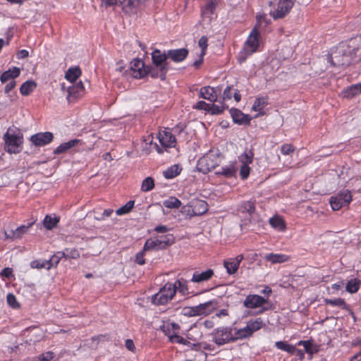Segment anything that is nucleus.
<instances>
[{
  "label": "nucleus",
  "mask_w": 361,
  "mask_h": 361,
  "mask_svg": "<svg viewBox=\"0 0 361 361\" xmlns=\"http://www.w3.org/2000/svg\"><path fill=\"white\" fill-rule=\"evenodd\" d=\"M65 257V252H57L55 253L49 260H47L50 267L56 266L61 258Z\"/></svg>",
  "instance_id": "obj_50"
},
{
  "label": "nucleus",
  "mask_w": 361,
  "mask_h": 361,
  "mask_svg": "<svg viewBox=\"0 0 361 361\" xmlns=\"http://www.w3.org/2000/svg\"><path fill=\"white\" fill-rule=\"evenodd\" d=\"M175 295V289L172 283H166L159 291L152 296V301L154 305H164L171 301Z\"/></svg>",
  "instance_id": "obj_5"
},
{
  "label": "nucleus",
  "mask_w": 361,
  "mask_h": 361,
  "mask_svg": "<svg viewBox=\"0 0 361 361\" xmlns=\"http://www.w3.org/2000/svg\"><path fill=\"white\" fill-rule=\"evenodd\" d=\"M134 201H128L125 205L122 206L116 211L117 215H123L129 213L134 207Z\"/></svg>",
  "instance_id": "obj_46"
},
{
  "label": "nucleus",
  "mask_w": 361,
  "mask_h": 361,
  "mask_svg": "<svg viewBox=\"0 0 361 361\" xmlns=\"http://www.w3.org/2000/svg\"><path fill=\"white\" fill-rule=\"evenodd\" d=\"M33 223L28 224L27 226H20L18 227L15 231L11 229L10 231H4L5 239H11L12 240L18 238H20L25 233L28 231V228L32 225Z\"/></svg>",
  "instance_id": "obj_18"
},
{
  "label": "nucleus",
  "mask_w": 361,
  "mask_h": 361,
  "mask_svg": "<svg viewBox=\"0 0 361 361\" xmlns=\"http://www.w3.org/2000/svg\"><path fill=\"white\" fill-rule=\"evenodd\" d=\"M85 92V87L82 82H79L75 85L68 87V96L67 99L70 97H81Z\"/></svg>",
  "instance_id": "obj_25"
},
{
  "label": "nucleus",
  "mask_w": 361,
  "mask_h": 361,
  "mask_svg": "<svg viewBox=\"0 0 361 361\" xmlns=\"http://www.w3.org/2000/svg\"><path fill=\"white\" fill-rule=\"evenodd\" d=\"M147 250H144V249L137 252L135 256V262L140 265H143L145 263V259L144 258L145 252Z\"/></svg>",
  "instance_id": "obj_61"
},
{
  "label": "nucleus",
  "mask_w": 361,
  "mask_h": 361,
  "mask_svg": "<svg viewBox=\"0 0 361 361\" xmlns=\"http://www.w3.org/2000/svg\"><path fill=\"white\" fill-rule=\"evenodd\" d=\"M267 302V300L258 295H249L243 302L245 307L254 309L262 307Z\"/></svg>",
  "instance_id": "obj_15"
},
{
  "label": "nucleus",
  "mask_w": 361,
  "mask_h": 361,
  "mask_svg": "<svg viewBox=\"0 0 361 361\" xmlns=\"http://www.w3.org/2000/svg\"><path fill=\"white\" fill-rule=\"evenodd\" d=\"M216 1H211L208 2L202 9V15L206 16L212 14L216 8Z\"/></svg>",
  "instance_id": "obj_44"
},
{
  "label": "nucleus",
  "mask_w": 361,
  "mask_h": 361,
  "mask_svg": "<svg viewBox=\"0 0 361 361\" xmlns=\"http://www.w3.org/2000/svg\"><path fill=\"white\" fill-rule=\"evenodd\" d=\"M361 94V82L353 85L342 92V95L345 98H352Z\"/></svg>",
  "instance_id": "obj_28"
},
{
  "label": "nucleus",
  "mask_w": 361,
  "mask_h": 361,
  "mask_svg": "<svg viewBox=\"0 0 361 361\" xmlns=\"http://www.w3.org/2000/svg\"><path fill=\"white\" fill-rule=\"evenodd\" d=\"M350 47V40L346 43H341L329 54L328 61L334 66H341L350 64L352 60L357 59Z\"/></svg>",
  "instance_id": "obj_1"
},
{
  "label": "nucleus",
  "mask_w": 361,
  "mask_h": 361,
  "mask_svg": "<svg viewBox=\"0 0 361 361\" xmlns=\"http://www.w3.org/2000/svg\"><path fill=\"white\" fill-rule=\"evenodd\" d=\"M31 267L35 269H42L45 268L49 269L50 265L47 260H35L31 263Z\"/></svg>",
  "instance_id": "obj_52"
},
{
  "label": "nucleus",
  "mask_w": 361,
  "mask_h": 361,
  "mask_svg": "<svg viewBox=\"0 0 361 361\" xmlns=\"http://www.w3.org/2000/svg\"><path fill=\"white\" fill-rule=\"evenodd\" d=\"M181 169L178 165H173L164 171V176L167 179L173 178L180 173Z\"/></svg>",
  "instance_id": "obj_39"
},
{
  "label": "nucleus",
  "mask_w": 361,
  "mask_h": 361,
  "mask_svg": "<svg viewBox=\"0 0 361 361\" xmlns=\"http://www.w3.org/2000/svg\"><path fill=\"white\" fill-rule=\"evenodd\" d=\"M172 285L173 288L175 289V293H176L177 290H178L183 294H185L188 290L187 286L185 283H182L181 281L180 280L176 281L174 283H172Z\"/></svg>",
  "instance_id": "obj_53"
},
{
  "label": "nucleus",
  "mask_w": 361,
  "mask_h": 361,
  "mask_svg": "<svg viewBox=\"0 0 361 361\" xmlns=\"http://www.w3.org/2000/svg\"><path fill=\"white\" fill-rule=\"evenodd\" d=\"M196 317H207L217 309L216 300H209L195 306Z\"/></svg>",
  "instance_id": "obj_12"
},
{
  "label": "nucleus",
  "mask_w": 361,
  "mask_h": 361,
  "mask_svg": "<svg viewBox=\"0 0 361 361\" xmlns=\"http://www.w3.org/2000/svg\"><path fill=\"white\" fill-rule=\"evenodd\" d=\"M295 0H279L276 8L270 11V15L274 18L285 17L291 10Z\"/></svg>",
  "instance_id": "obj_9"
},
{
  "label": "nucleus",
  "mask_w": 361,
  "mask_h": 361,
  "mask_svg": "<svg viewBox=\"0 0 361 361\" xmlns=\"http://www.w3.org/2000/svg\"><path fill=\"white\" fill-rule=\"evenodd\" d=\"M53 138L54 135L50 132L38 133L30 137V141L34 145L42 147L50 143Z\"/></svg>",
  "instance_id": "obj_13"
},
{
  "label": "nucleus",
  "mask_w": 361,
  "mask_h": 361,
  "mask_svg": "<svg viewBox=\"0 0 361 361\" xmlns=\"http://www.w3.org/2000/svg\"><path fill=\"white\" fill-rule=\"evenodd\" d=\"M113 212L114 211L112 209H106L104 211V212L100 216L96 217V219L98 221L104 220L106 218L110 216Z\"/></svg>",
  "instance_id": "obj_63"
},
{
  "label": "nucleus",
  "mask_w": 361,
  "mask_h": 361,
  "mask_svg": "<svg viewBox=\"0 0 361 361\" xmlns=\"http://www.w3.org/2000/svg\"><path fill=\"white\" fill-rule=\"evenodd\" d=\"M351 50L355 55L357 60L361 59V36L350 39Z\"/></svg>",
  "instance_id": "obj_30"
},
{
  "label": "nucleus",
  "mask_w": 361,
  "mask_h": 361,
  "mask_svg": "<svg viewBox=\"0 0 361 361\" xmlns=\"http://www.w3.org/2000/svg\"><path fill=\"white\" fill-rule=\"evenodd\" d=\"M37 87V83L33 80H27L23 82L20 87V92L24 96L29 95Z\"/></svg>",
  "instance_id": "obj_33"
},
{
  "label": "nucleus",
  "mask_w": 361,
  "mask_h": 361,
  "mask_svg": "<svg viewBox=\"0 0 361 361\" xmlns=\"http://www.w3.org/2000/svg\"><path fill=\"white\" fill-rule=\"evenodd\" d=\"M163 204L166 208L178 209L180 207L181 202L175 197H170L163 202Z\"/></svg>",
  "instance_id": "obj_40"
},
{
  "label": "nucleus",
  "mask_w": 361,
  "mask_h": 361,
  "mask_svg": "<svg viewBox=\"0 0 361 361\" xmlns=\"http://www.w3.org/2000/svg\"><path fill=\"white\" fill-rule=\"evenodd\" d=\"M130 74L135 78H141L147 74L144 62L139 59H133L130 63Z\"/></svg>",
  "instance_id": "obj_14"
},
{
  "label": "nucleus",
  "mask_w": 361,
  "mask_h": 361,
  "mask_svg": "<svg viewBox=\"0 0 361 361\" xmlns=\"http://www.w3.org/2000/svg\"><path fill=\"white\" fill-rule=\"evenodd\" d=\"M158 139L164 147H174L176 146V137L171 132L166 130L159 133Z\"/></svg>",
  "instance_id": "obj_16"
},
{
  "label": "nucleus",
  "mask_w": 361,
  "mask_h": 361,
  "mask_svg": "<svg viewBox=\"0 0 361 361\" xmlns=\"http://www.w3.org/2000/svg\"><path fill=\"white\" fill-rule=\"evenodd\" d=\"M188 54V50L185 48L171 49L167 51V56L175 62L183 61Z\"/></svg>",
  "instance_id": "obj_21"
},
{
  "label": "nucleus",
  "mask_w": 361,
  "mask_h": 361,
  "mask_svg": "<svg viewBox=\"0 0 361 361\" xmlns=\"http://www.w3.org/2000/svg\"><path fill=\"white\" fill-rule=\"evenodd\" d=\"M58 221L59 220L56 217L47 215L44 219L43 224L47 229L50 230L56 226Z\"/></svg>",
  "instance_id": "obj_49"
},
{
  "label": "nucleus",
  "mask_w": 361,
  "mask_h": 361,
  "mask_svg": "<svg viewBox=\"0 0 361 361\" xmlns=\"http://www.w3.org/2000/svg\"><path fill=\"white\" fill-rule=\"evenodd\" d=\"M54 357V353L52 352H47L40 355L39 359L41 361H49Z\"/></svg>",
  "instance_id": "obj_64"
},
{
  "label": "nucleus",
  "mask_w": 361,
  "mask_h": 361,
  "mask_svg": "<svg viewBox=\"0 0 361 361\" xmlns=\"http://www.w3.org/2000/svg\"><path fill=\"white\" fill-rule=\"evenodd\" d=\"M195 306L185 307L183 309V314L187 317H196Z\"/></svg>",
  "instance_id": "obj_62"
},
{
  "label": "nucleus",
  "mask_w": 361,
  "mask_h": 361,
  "mask_svg": "<svg viewBox=\"0 0 361 361\" xmlns=\"http://www.w3.org/2000/svg\"><path fill=\"white\" fill-rule=\"evenodd\" d=\"M187 336L189 339L196 341L201 338L202 332L198 325L195 324L188 330Z\"/></svg>",
  "instance_id": "obj_32"
},
{
  "label": "nucleus",
  "mask_w": 361,
  "mask_h": 361,
  "mask_svg": "<svg viewBox=\"0 0 361 361\" xmlns=\"http://www.w3.org/2000/svg\"><path fill=\"white\" fill-rule=\"evenodd\" d=\"M324 302L327 305H330L331 306H337L343 310H347V304L344 299L343 298H336V299H325Z\"/></svg>",
  "instance_id": "obj_41"
},
{
  "label": "nucleus",
  "mask_w": 361,
  "mask_h": 361,
  "mask_svg": "<svg viewBox=\"0 0 361 361\" xmlns=\"http://www.w3.org/2000/svg\"><path fill=\"white\" fill-rule=\"evenodd\" d=\"M267 104V102L266 97L257 98L255 99L252 109L255 111L259 112L256 117L264 115V113L262 111Z\"/></svg>",
  "instance_id": "obj_34"
},
{
  "label": "nucleus",
  "mask_w": 361,
  "mask_h": 361,
  "mask_svg": "<svg viewBox=\"0 0 361 361\" xmlns=\"http://www.w3.org/2000/svg\"><path fill=\"white\" fill-rule=\"evenodd\" d=\"M275 346L281 350L288 352L289 353H293L295 351V347L292 345L286 343L283 341H277L275 343Z\"/></svg>",
  "instance_id": "obj_48"
},
{
  "label": "nucleus",
  "mask_w": 361,
  "mask_h": 361,
  "mask_svg": "<svg viewBox=\"0 0 361 361\" xmlns=\"http://www.w3.org/2000/svg\"><path fill=\"white\" fill-rule=\"evenodd\" d=\"M174 243L173 234H166L149 238L144 245V250H158L166 249Z\"/></svg>",
  "instance_id": "obj_3"
},
{
  "label": "nucleus",
  "mask_w": 361,
  "mask_h": 361,
  "mask_svg": "<svg viewBox=\"0 0 361 361\" xmlns=\"http://www.w3.org/2000/svg\"><path fill=\"white\" fill-rule=\"evenodd\" d=\"M7 302L13 308H18L19 307V303L18 302L16 298L13 294H8L7 295Z\"/></svg>",
  "instance_id": "obj_58"
},
{
  "label": "nucleus",
  "mask_w": 361,
  "mask_h": 361,
  "mask_svg": "<svg viewBox=\"0 0 361 361\" xmlns=\"http://www.w3.org/2000/svg\"><path fill=\"white\" fill-rule=\"evenodd\" d=\"M264 259L272 264H277L289 261L290 257L283 254L269 253L265 255Z\"/></svg>",
  "instance_id": "obj_27"
},
{
  "label": "nucleus",
  "mask_w": 361,
  "mask_h": 361,
  "mask_svg": "<svg viewBox=\"0 0 361 361\" xmlns=\"http://www.w3.org/2000/svg\"><path fill=\"white\" fill-rule=\"evenodd\" d=\"M250 169L248 165L244 164L241 165L240 166V176L242 179H246L249 175H250Z\"/></svg>",
  "instance_id": "obj_60"
},
{
  "label": "nucleus",
  "mask_w": 361,
  "mask_h": 361,
  "mask_svg": "<svg viewBox=\"0 0 361 361\" xmlns=\"http://www.w3.org/2000/svg\"><path fill=\"white\" fill-rule=\"evenodd\" d=\"M295 0H279L276 8L270 11V15L274 18L285 17L291 10Z\"/></svg>",
  "instance_id": "obj_8"
},
{
  "label": "nucleus",
  "mask_w": 361,
  "mask_h": 361,
  "mask_svg": "<svg viewBox=\"0 0 361 361\" xmlns=\"http://www.w3.org/2000/svg\"><path fill=\"white\" fill-rule=\"evenodd\" d=\"M154 187V179L152 177L145 178L142 183L141 190L147 192L152 190Z\"/></svg>",
  "instance_id": "obj_47"
},
{
  "label": "nucleus",
  "mask_w": 361,
  "mask_h": 361,
  "mask_svg": "<svg viewBox=\"0 0 361 361\" xmlns=\"http://www.w3.org/2000/svg\"><path fill=\"white\" fill-rule=\"evenodd\" d=\"M199 97L211 102H214L217 99V94L214 88L210 86L202 87L200 90Z\"/></svg>",
  "instance_id": "obj_22"
},
{
  "label": "nucleus",
  "mask_w": 361,
  "mask_h": 361,
  "mask_svg": "<svg viewBox=\"0 0 361 361\" xmlns=\"http://www.w3.org/2000/svg\"><path fill=\"white\" fill-rule=\"evenodd\" d=\"M81 75V71L78 67L70 68L66 72L65 78L71 82H75Z\"/></svg>",
  "instance_id": "obj_36"
},
{
  "label": "nucleus",
  "mask_w": 361,
  "mask_h": 361,
  "mask_svg": "<svg viewBox=\"0 0 361 361\" xmlns=\"http://www.w3.org/2000/svg\"><path fill=\"white\" fill-rule=\"evenodd\" d=\"M80 257V253L76 249H67L65 252L66 259H78Z\"/></svg>",
  "instance_id": "obj_54"
},
{
  "label": "nucleus",
  "mask_w": 361,
  "mask_h": 361,
  "mask_svg": "<svg viewBox=\"0 0 361 361\" xmlns=\"http://www.w3.org/2000/svg\"><path fill=\"white\" fill-rule=\"evenodd\" d=\"M295 151V147L291 144H283L281 147V152L283 155H288Z\"/></svg>",
  "instance_id": "obj_56"
},
{
  "label": "nucleus",
  "mask_w": 361,
  "mask_h": 361,
  "mask_svg": "<svg viewBox=\"0 0 361 361\" xmlns=\"http://www.w3.org/2000/svg\"><path fill=\"white\" fill-rule=\"evenodd\" d=\"M9 130L4 134V140H5V148L6 151L11 154L18 153L22 149L23 144V135L18 134H10Z\"/></svg>",
  "instance_id": "obj_6"
},
{
  "label": "nucleus",
  "mask_w": 361,
  "mask_h": 361,
  "mask_svg": "<svg viewBox=\"0 0 361 361\" xmlns=\"http://www.w3.org/2000/svg\"><path fill=\"white\" fill-rule=\"evenodd\" d=\"M208 210V204L204 200H197L194 204V213L195 215H200Z\"/></svg>",
  "instance_id": "obj_37"
},
{
  "label": "nucleus",
  "mask_w": 361,
  "mask_h": 361,
  "mask_svg": "<svg viewBox=\"0 0 361 361\" xmlns=\"http://www.w3.org/2000/svg\"><path fill=\"white\" fill-rule=\"evenodd\" d=\"M255 204L252 202L247 201L243 202L239 205L238 212L245 214V216H251L252 214L255 212Z\"/></svg>",
  "instance_id": "obj_31"
},
{
  "label": "nucleus",
  "mask_w": 361,
  "mask_h": 361,
  "mask_svg": "<svg viewBox=\"0 0 361 361\" xmlns=\"http://www.w3.org/2000/svg\"><path fill=\"white\" fill-rule=\"evenodd\" d=\"M247 324L252 334L253 332L259 330L262 327L264 323L260 318H258L255 320L249 321Z\"/></svg>",
  "instance_id": "obj_43"
},
{
  "label": "nucleus",
  "mask_w": 361,
  "mask_h": 361,
  "mask_svg": "<svg viewBox=\"0 0 361 361\" xmlns=\"http://www.w3.org/2000/svg\"><path fill=\"white\" fill-rule=\"evenodd\" d=\"M238 159L242 163V165H249V164L252 162V153L245 152L238 157Z\"/></svg>",
  "instance_id": "obj_51"
},
{
  "label": "nucleus",
  "mask_w": 361,
  "mask_h": 361,
  "mask_svg": "<svg viewBox=\"0 0 361 361\" xmlns=\"http://www.w3.org/2000/svg\"><path fill=\"white\" fill-rule=\"evenodd\" d=\"M169 338L171 342L172 343H181L184 345H187L189 342H188L185 339H184L180 336H178L177 334H173L169 336Z\"/></svg>",
  "instance_id": "obj_57"
},
{
  "label": "nucleus",
  "mask_w": 361,
  "mask_h": 361,
  "mask_svg": "<svg viewBox=\"0 0 361 361\" xmlns=\"http://www.w3.org/2000/svg\"><path fill=\"white\" fill-rule=\"evenodd\" d=\"M214 275V271L211 269H209L204 271L201 273L198 271H195L191 279L192 281L195 283H201L203 281H207L209 280Z\"/></svg>",
  "instance_id": "obj_26"
},
{
  "label": "nucleus",
  "mask_w": 361,
  "mask_h": 361,
  "mask_svg": "<svg viewBox=\"0 0 361 361\" xmlns=\"http://www.w3.org/2000/svg\"><path fill=\"white\" fill-rule=\"evenodd\" d=\"M230 113L234 123L240 125L250 124L251 118L249 115L244 114L241 111L237 109H231Z\"/></svg>",
  "instance_id": "obj_20"
},
{
  "label": "nucleus",
  "mask_w": 361,
  "mask_h": 361,
  "mask_svg": "<svg viewBox=\"0 0 361 361\" xmlns=\"http://www.w3.org/2000/svg\"><path fill=\"white\" fill-rule=\"evenodd\" d=\"M269 224L274 228L279 231H284L286 229L284 220L279 216L271 217L269 219Z\"/></svg>",
  "instance_id": "obj_35"
},
{
  "label": "nucleus",
  "mask_w": 361,
  "mask_h": 361,
  "mask_svg": "<svg viewBox=\"0 0 361 361\" xmlns=\"http://www.w3.org/2000/svg\"><path fill=\"white\" fill-rule=\"evenodd\" d=\"M20 69L17 67H13L12 68L8 69V71H4L1 77L0 80L2 83H5L8 81H11V80H14L15 78H18L20 75Z\"/></svg>",
  "instance_id": "obj_24"
},
{
  "label": "nucleus",
  "mask_w": 361,
  "mask_h": 361,
  "mask_svg": "<svg viewBox=\"0 0 361 361\" xmlns=\"http://www.w3.org/2000/svg\"><path fill=\"white\" fill-rule=\"evenodd\" d=\"M207 41H208L207 37L205 36H202L199 39L198 44L200 46V47L202 49V51H201L202 57H203L204 56V54H206V50H207V48L208 46Z\"/></svg>",
  "instance_id": "obj_55"
},
{
  "label": "nucleus",
  "mask_w": 361,
  "mask_h": 361,
  "mask_svg": "<svg viewBox=\"0 0 361 361\" xmlns=\"http://www.w3.org/2000/svg\"><path fill=\"white\" fill-rule=\"evenodd\" d=\"M212 335L214 342L219 345L235 341V338L231 334V330L227 327L216 329Z\"/></svg>",
  "instance_id": "obj_10"
},
{
  "label": "nucleus",
  "mask_w": 361,
  "mask_h": 361,
  "mask_svg": "<svg viewBox=\"0 0 361 361\" xmlns=\"http://www.w3.org/2000/svg\"><path fill=\"white\" fill-rule=\"evenodd\" d=\"M236 172V169H235L233 164H230L225 167H222L221 170L216 172L218 175H223L226 177H231Z\"/></svg>",
  "instance_id": "obj_42"
},
{
  "label": "nucleus",
  "mask_w": 361,
  "mask_h": 361,
  "mask_svg": "<svg viewBox=\"0 0 361 361\" xmlns=\"http://www.w3.org/2000/svg\"><path fill=\"white\" fill-rule=\"evenodd\" d=\"M252 335L251 331L250 330L248 326L247 325L245 327L238 329L235 332V341L237 339H243L247 337H249Z\"/></svg>",
  "instance_id": "obj_45"
},
{
  "label": "nucleus",
  "mask_w": 361,
  "mask_h": 361,
  "mask_svg": "<svg viewBox=\"0 0 361 361\" xmlns=\"http://www.w3.org/2000/svg\"><path fill=\"white\" fill-rule=\"evenodd\" d=\"M168 69L169 68H161L154 66V67L147 73L152 78H160L161 80H164L166 79Z\"/></svg>",
  "instance_id": "obj_29"
},
{
  "label": "nucleus",
  "mask_w": 361,
  "mask_h": 361,
  "mask_svg": "<svg viewBox=\"0 0 361 361\" xmlns=\"http://www.w3.org/2000/svg\"><path fill=\"white\" fill-rule=\"evenodd\" d=\"M167 54L162 53L159 49H154L152 53V59L154 66L161 68H169L166 63Z\"/></svg>",
  "instance_id": "obj_17"
},
{
  "label": "nucleus",
  "mask_w": 361,
  "mask_h": 361,
  "mask_svg": "<svg viewBox=\"0 0 361 361\" xmlns=\"http://www.w3.org/2000/svg\"><path fill=\"white\" fill-rule=\"evenodd\" d=\"M352 200L350 192L343 190L336 195L330 198V204L333 210H339L341 207L348 205Z\"/></svg>",
  "instance_id": "obj_7"
},
{
  "label": "nucleus",
  "mask_w": 361,
  "mask_h": 361,
  "mask_svg": "<svg viewBox=\"0 0 361 361\" xmlns=\"http://www.w3.org/2000/svg\"><path fill=\"white\" fill-rule=\"evenodd\" d=\"M360 286V281L357 279H352L349 280L346 284V291L350 293L357 292Z\"/></svg>",
  "instance_id": "obj_38"
},
{
  "label": "nucleus",
  "mask_w": 361,
  "mask_h": 361,
  "mask_svg": "<svg viewBox=\"0 0 361 361\" xmlns=\"http://www.w3.org/2000/svg\"><path fill=\"white\" fill-rule=\"evenodd\" d=\"M224 110V107L223 106H218L216 104H209V108L208 111H210L212 114H220Z\"/></svg>",
  "instance_id": "obj_59"
},
{
  "label": "nucleus",
  "mask_w": 361,
  "mask_h": 361,
  "mask_svg": "<svg viewBox=\"0 0 361 361\" xmlns=\"http://www.w3.org/2000/svg\"><path fill=\"white\" fill-rule=\"evenodd\" d=\"M259 33L256 28H254L246 40L243 50L240 52L238 61L240 63L245 61L247 56L257 51L259 46Z\"/></svg>",
  "instance_id": "obj_4"
},
{
  "label": "nucleus",
  "mask_w": 361,
  "mask_h": 361,
  "mask_svg": "<svg viewBox=\"0 0 361 361\" xmlns=\"http://www.w3.org/2000/svg\"><path fill=\"white\" fill-rule=\"evenodd\" d=\"M243 259V255H239L234 258H230L228 260H225L224 265L226 269L227 272L229 274H235L240 265V263Z\"/></svg>",
  "instance_id": "obj_19"
},
{
  "label": "nucleus",
  "mask_w": 361,
  "mask_h": 361,
  "mask_svg": "<svg viewBox=\"0 0 361 361\" xmlns=\"http://www.w3.org/2000/svg\"><path fill=\"white\" fill-rule=\"evenodd\" d=\"M105 6H119L128 14H135L140 8L145 0H102Z\"/></svg>",
  "instance_id": "obj_2"
},
{
  "label": "nucleus",
  "mask_w": 361,
  "mask_h": 361,
  "mask_svg": "<svg viewBox=\"0 0 361 361\" xmlns=\"http://www.w3.org/2000/svg\"><path fill=\"white\" fill-rule=\"evenodd\" d=\"M81 143V140L78 139H73L69 140L66 142H63L58 147H56L54 153L55 154H63L68 152L70 149L77 146L78 144Z\"/></svg>",
  "instance_id": "obj_23"
},
{
  "label": "nucleus",
  "mask_w": 361,
  "mask_h": 361,
  "mask_svg": "<svg viewBox=\"0 0 361 361\" xmlns=\"http://www.w3.org/2000/svg\"><path fill=\"white\" fill-rule=\"evenodd\" d=\"M217 157L214 154H206L198 160L197 169L200 171L207 173L213 170L217 164Z\"/></svg>",
  "instance_id": "obj_11"
}]
</instances>
